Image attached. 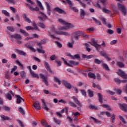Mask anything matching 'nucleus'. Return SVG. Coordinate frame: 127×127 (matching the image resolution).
<instances>
[{
  "label": "nucleus",
  "instance_id": "f257e3e1",
  "mask_svg": "<svg viewBox=\"0 0 127 127\" xmlns=\"http://www.w3.org/2000/svg\"><path fill=\"white\" fill-rule=\"evenodd\" d=\"M62 30L60 29V28L59 29V31H56L55 30V27L54 26H52L51 28H50V30L49 31L48 33V35L51 38H55V36L56 34H59V35H65V36H70V33L62 31Z\"/></svg>",
  "mask_w": 127,
  "mask_h": 127
},
{
  "label": "nucleus",
  "instance_id": "f03ea898",
  "mask_svg": "<svg viewBox=\"0 0 127 127\" xmlns=\"http://www.w3.org/2000/svg\"><path fill=\"white\" fill-rule=\"evenodd\" d=\"M62 60L64 62V64H65V65H67L69 67H72V66L73 65L76 66L79 64V63L75 62L74 61H69L68 63V62H67V61H66V60L64 59V58H62Z\"/></svg>",
  "mask_w": 127,
  "mask_h": 127
},
{
  "label": "nucleus",
  "instance_id": "7ed1b4c3",
  "mask_svg": "<svg viewBox=\"0 0 127 127\" xmlns=\"http://www.w3.org/2000/svg\"><path fill=\"white\" fill-rule=\"evenodd\" d=\"M117 6L118 7V9L122 12V14L124 15H126L127 14V9L126 8V6L124 4L120 3H117Z\"/></svg>",
  "mask_w": 127,
  "mask_h": 127
},
{
  "label": "nucleus",
  "instance_id": "20e7f679",
  "mask_svg": "<svg viewBox=\"0 0 127 127\" xmlns=\"http://www.w3.org/2000/svg\"><path fill=\"white\" fill-rule=\"evenodd\" d=\"M72 99H73L74 103H75V104L78 106L77 107L78 111H79V112H81V108H82V104H81V103H80V101L78 100V98H77V97L75 96H73L72 97Z\"/></svg>",
  "mask_w": 127,
  "mask_h": 127
},
{
  "label": "nucleus",
  "instance_id": "39448f33",
  "mask_svg": "<svg viewBox=\"0 0 127 127\" xmlns=\"http://www.w3.org/2000/svg\"><path fill=\"white\" fill-rule=\"evenodd\" d=\"M64 25V26L61 27L60 29L62 30H67V29H70V28H72V27H74V26H73L72 24L69 23L67 22H65Z\"/></svg>",
  "mask_w": 127,
  "mask_h": 127
},
{
  "label": "nucleus",
  "instance_id": "423d86ee",
  "mask_svg": "<svg viewBox=\"0 0 127 127\" xmlns=\"http://www.w3.org/2000/svg\"><path fill=\"white\" fill-rule=\"evenodd\" d=\"M91 41L93 42V43L91 42H89L91 45L93 46H95V48L99 51L101 49V45L98 44L96 42H95L94 39H92Z\"/></svg>",
  "mask_w": 127,
  "mask_h": 127
},
{
  "label": "nucleus",
  "instance_id": "0eeeda50",
  "mask_svg": "<svg viewBox=\"0 0 127 127\" xmlns=\"http://www.w3.org/2000/svg\"><path fill=\"white\" fill-rule=\"evenodd\" d=\"M83 34V32L76 31L71 35V37H74L75 39H79V37Z\"/></svg>",
  "mask_w": 127,
  "mask_h": 127
},
{
  "label": "nucleus",
  "instance_id": "6e6552de",
  "mask_svg": "<svg viewBox=\"0 0 127 127\" xmlns=\"http://www.w3.org/2000/svg\"><path fill=\"white\" fill-rule=\"evenodd\" d=\"M117 74L119 76H121V77L123 79H127V73H125V71H124L121 69H119L118 71L117 72Z\"/></svg>",
  "mask_w": 127,
  "mask_h": 127
},
{
  "label": "nucleus",
  "instance_id": "1a4fd4ad",
  "mask_svg": "<svg viewBox=\"0 0 127 127\" xmlns=\"http://www.w3.org/2000/svg\"><path fill=\"white\" fill-rule=\"evenodd\" d=\"M40 77L42 79L43 83L46 85V86H48V79L47 77L42 73H40L39 74Z\"/></svg>",
  "mask_w": 127,
  "mask_h": 127
},
{
  "label": "nucleus",
  "instance_id": "9d476101",
  "mask_svg": "<svg viewBox=\"0 0 127 127\" xmlns=\"http://www.w3.org/2000/svg\"><path fill=\"white\" fill-rule=\"evenodd\" d=\"M10 38L11 40H12L13 38H15V39H18V40H21L22 39V37L20 35L18 34H15L14 35H12L10 36Z\"/></svg>",
  "mask_w": 127,
  "mask_h": 127
},
{
  "label": "nucleus",
  "instance_id": "9b49d317",
  "mask_svg": "<svg viewBox=\"0 0 127 127\" xmlns=\"http://www.w3.org/2000/svg\"><path fill=\"white\" fill-rule=\"evenodd\" d=\"M28 68L29 69L30 74H31L32 77H34V78H37L38 79L39 78V76L38 75V74L35 73L34 71H33L32 69H31V67L30 66H29L28 67Z\"/></svg>",
  "mask_w": 127,
  "mask_h": 127
},
{
  "label": "nucleus",
  "instance_id": "f8f14e48",
  "mask_svg": "<svg viewBox=\"0 0 127 127\" xmlns=\"http://www.w3.org/2000/svg\"><path fill=\"white\" fill-rule=\"evenodd\" d=\"M121 110L123 112H127V105L125 104H122L121 103L118 104Z\"/></svg>",
  "mask_w": 127,
  "mask_h": 127
},
{
  "label": "nucleus",
  "instance_id": "ddd939ff",
  "mask_svg": "<svg viewBox=\"0 0 127 127\" xmlns=\"http://www.w3.org/2000/svg\"><path fill=\"white\" fill-rule=\"evenodd\" d=\"M15 97L17 98V104H20V103H24V99L20 97L19 95H16Z\"/></svg>",
  "mask_w": 127,
  "mask_h": 127
},
{
  "label": "nucleus",
  "instance_id": "4468645a",
  "mask_svg": "<svg viewBox=\"0 0 127 127\" xmlns=\"http://www.w3.org/2000/svg\"><path fill=\"white\" fill-rule=\"evenodd\" d=\"M39 15H40V16L39 17V18H40V20L42 19V20H44L45 19H46L47 18V16H46L42 12H39Z\"/></svg>",
  "mask_w": 127,
  "mask_h": 127
},
{
  "label": "nucleus",
  "instance_id": "2eb2a0df",
  "mask_svg": "<svg viewBox=\"0 0 127 127\" xmlns=\"http://www.w3.org/2000/svg\"><path fill=\"white\" fill-rule=\"evenodd\" d=\"M33 106L37 110V111H39L40 110V104L39 102L38 101L35 102L33 103Z\"/></svg>",
  "mask_w": 127,
  "mask_h": 127
},
{
  "label": "nucleus",
  "instance_id": "dca6fc26",
  "mask_svg": "<svg viewBox=\"0 0 127 127\" xmlns=\"http://www.w3.org/2000/svg\"><path fill=\"white\" fill-rule=\"evenodd\" d=\"M100 54L101 56H103V57H105L106 59H107L109 61H111V58H109L108 57V55H107V54H106V53H105L104 52H100Z\"/></svg>",
  "mask_w": 127,
  "mask_h": 127
},
{
  "label": "nucleus",
  "instance_id": "f3484780",
  "mask_svg": "<svg viewBox=\"0 0 127 127\" xmlns=\"http://www.w3.org/2000/svg\"><path fill=\"white\" fill-rule=\"evenodd\" d=\"M42 107H43V109L44 110H45L46 111H49V109L48 108V107H47V105H46V103H45V100L44 99H42Z\"/></svg>",
  "mask_w": 127,
  "mask_h": 127
},
{
  "label": "nucleus",
  "instance_id": "a211bd4d",
  "mask_svg": "<svg viewBox=\"0 0 127 127\" xmlns=\"http://www.w3.org/2000/svg\"><path fill=\"white\" fill-rule=\"evenodd\" d=\"M102 11H103V12H104V13H107L108 14H110V15H113L112 11H111L106 8H103L102 9Z\"/></svg>",
  "mask_w": 127,
  "mask_h": 127
},
{
  "label": "nucleus",
  "instance_id": "6ab92c4d",
  "mask_svg": "<svg viewBox=\"0 0 127 127\" xmlns=\"http://www.w3.org/2000/svg\"><path fill=\"white\" fill-rule=\"evenodd\" d=\"M54 10L55 11H57V12H59V13H65V11L59 7L55 8Z\"/></svg>",
  "mask_w": 127,
  "mask_h": 127
},
{
  "label": "nucleus",
  "instance_id": "aec40b11",
  "mask_svg": "<svg viewBox=\"0 0 127 127\" xmlns=\"http://www.w3.org/2000/svg\"><path fill=\"white\" fill-rule=\"evenodd\" d=\"M64 84L67 89H71L72 88L71 84L66 81H64Z\"/></svg>",
  "mask_w": 127,
  "mask_h": 127
},
{
  "label": "nucleus",
  "instance_id": "412c9836",
  "mask_svg": "<svg viewBox=\"0 0 127 127\" xmlns=\"http://www.w3.org/2000/svg\"><path fill=\"white\" fill-rule=\"evenodd\" d=\"M23 17L25 21H26V22H28V23H31V20H30V19L28 17H27L26 14H24L23 15Z\"/></svg>",
  "mask_w": 127,
  "mask_h": 127
},
{
  "label": "nucleus",
  "instance_id": "4be33fe9",
  "mask_svg": "<svg viewBox=\"0 0 127 127\" xmlns=\"http://www.w3.org/2000/svg\"><path fill=\"white\" fill-rule=\"evenodd\" d=\"M16 52L19 55H22L23 56H26V53L22 51H20L19 50H16Z\"/></svg>",
  "mask_w": 127,
  "mask_h": 127
},
{
  "label": "nucleus",
  "instance_id": "5701e85b",
  "mask_svg": "<svg viewBox=\"0 0 127 127\" xmlns=\"http://www.w3.org/2000/svg\"><path fill=\"white\" fill-rule=\"evenodd\" d=\"M45 4L47 7V10H51V4L50 2H46Z\"/></svg>",
  "mask_w": 127,
  "mask_h": 127
},
{
  "label": "nucleus",
  "instance_id": "b1692460",
  "mask_svg": "<svg viewBox=\"0 0 127 127\" xmlns=\"http://www.w3.org/2000/svg\"><path fill=\"white\" fill-rule=\"evenodd\" d=\"M46 43V42L45 41V40H43L41 41V42L38 43L37 46H39L40 48L42 49V44H45Z\"/></svg>",
  "mask_w": 127,
  "mask_h": 127
},
{
  "label": "nucleus",
  "instance_id": "393cba45",
  "mask_svg": "<svg viewBox=\"0 0 127 127\" xmlns=\"http://www.w3.org/2000/svg\"><path fill=\"white\" fill-rule=\"evenodd\" d=\"M25 46H26V47H28V48H29L30 50H31L33 52H36V50H35V49H34V48L32 47H30L29 45H28V44H26L25 45Z\"/></svg>",
  "mask_w": 127,
  "mask_h": 127
},
{
  "label": "nucleus",
  "instance_id": "a878e982",
  "mask_svg": "<svg viewBox=\"0 0 127 127\" xmlns=\"http://www.w3.org/2000/svg\"><path fill=\"white\" fill-rule=\"evenodd\" d=\"M20 32H21V33H22V34H23L24 36H28L29 35V34H28V33L26 32V31L22 29H20Z\"/></svg>",
  "mask_w": 127,
  "mask_h": 127
},
{
  "label": "nucleus",
  "instance_id": "bb28decb",
  "mask_svg": "<svg viewBox=\"0 0 127 127\" xmlns=\"http://www.w3.org/2000/svg\"><path fill=\"white\" fill-rule=\"evenodd\" d=\"M99 101L101 104H103V96L101 93H98Z\"/></svg>",
  "mask_w": 127,
  "mask_h": 127
},
{
  "label": "nucleus",
  "instance_id": "cd10ccee",
  "mask_svg": "<svg viewBox=\"0 0 127 127\" xmlns=\"http://www.w3.org/2000/svg\"><path fill=\"white\" fill-rule=\"evenodd\" d=\"M29 8L31 11H38L39 10V8L38 7H36L35 8H33L30 6H29Z\"/></svg>",
  "mask_w": 127,
  "mask_h": 127
},
{
  "label": "nucleus",
  "instance_id": "c85d7f7f",
  "mask_svg": "<svg viewBox=\"0 0 127 127\" xmlns=\"http://www.w3.org/2000/svg\"><path fill=\"white\" fill-rule=\"evenodd\" d=\"M1 12L2 13H3V14H4L5 16H7V17H9L10 16L9 13L7 12V11H6V10H2Z\"/></svg>",
  "mask_w": 127,
  "mask_h": 127
},
{
  "label": "nucleus",
  "instance_id": "c756f323",
  "mask_svg": "<svg viewBox=\"0 0 127 127\" xmlns=\"http://www.w3.org/2000/svg\"><path fill=\"white\" fill-rule=\"evenodd\" d=\"M80 15L81 17H82V18H84V16H85V11L84 10V9H80Z\"/></svg>",
  "mask_w": 127,
  "mask_h": 127
},
{
  "label": "nucleus",
  "instance_id": "7c9ffc66",
  "mask_svg": "<svg viewBox=\"0 0 127 127\" xmlns=\"http://www.w3.org/2000/svg\"><path fill=\"white\" fill-rule=\"evenodd\" d=\"M44 65L46 67V68H47L49 72H51V69H50V67L49 66V64L47 62H45L44 64Z\"/></svg>",
  "mask_w": 127,
  "mask_h": 127
},
{
  "label": "nucleus",
  "instance_id": "2f4dec72",
  "mask_svg": "<svg viewBox=\"0 0 127 127\" xmlns=\"http://www.w3.org/2000/svg\"><path fill=\"white\" fill-rule=\"evenodd\" d=\"M103 108H106L107 110V111H112V108L110 107V106L107 105V104H103L101 105Z\"/></svg>",
  "mask_w": 127,
  "mask_h": 127
},
{
  "label": "nucleus",
  "instance_id": "473e14b6",
  "mask_svg": "<svg viewBox=\"0 0 127 127\" xmlns=\"http://www.w3.org/2000/svg\"><path fill=\"white\" fill-rule=\"evenodd\" d=\"M6 29L8 31H10L11 32H13L15 30V29L13 27L11 26H7Z\"/></svg>",
  "mask_w": 127,
  "mask_h": 127
},
{
  "label": "nucleus",
  "instance_id": "72a5a7b5",
  "mask_svg": "<svg viewBox=\"0 0 127 127\" xmlns=\"http://www.w3.org/2000/svg\"><path fill=\"white\" fill-rule=\"evenodd\" d=\"M41 125H42V126H43L45 127H51V126L47 124V122H46V121H43L41 123Z\"/></svg>",
  "mask_w": 127,
  "mask_h": 127
},
{
  "label": "nucleus",
  "instance_id": "f704fd0d",
  "mask_svg": "<svg viewBox=\"0 0 127 127\" xmlns=\"http://www.w3.org/2000/svg\"><path fill=\"white\" fill-rule=\"evenodd\" d=\"M88 77L89 78H92V79H96V75L92 72H89L88 73Z\"/></svg>",
  "mask_w": 127,
  "mask_h": 127
},
{
  "label": "nucleus",
  "instance_id": "c9c22d12",
  "mask_svg": "<svg viewBox=\"0 0 127 127\" xmlns=\"http://www.w3.org/2000/svg\"><path fill=\"white\" fill-rule=\"evenodd\" d=\"M117 64L119 67L120 68H123V67H125V64H124V63H123L122 62H117Z\"/></svg>",
  "mask_w": 127,
  "mask_h": 127
},
{
  "label": "nucleus",
  "instance_id": "e433bc0d",
  "mask_svg": "<svg viewBox=\"0 0 127 127\" xmlns=\"http://www.w3.org/2000/svg\"><path fill=\"white\" fill-rule=\"evenodd\" d=\"M54 79L56 83H58V85H61V81H60V79H59V78L56 77H54Z\"/></svg>",
  "mask_w": 127,
  "mask_h": 127
},
{
  "label": "nucleus",
  "instance_id": "4c0bfd02",
  "mask_svg": "<svg viewBox=\"0 0 127 127\" xmlns=\"http://www.w3.org/2000/svg\"><path fill=\"white\" fill-rule=\"evenodd\" d=\"M36 2L38 6H39L40 8H41L42 10H43V9H44V8H43V6H42V4L41 3V2L39 0H37Z\"/></svg>",
  "mask_w": 127,
  "mask_h": 127
},
{
  "label": "nucleus",
  "instance_id": "58836bf2",
  "mask_svg": "<svg viewBox=\"0 0 127 127\" xmlns=\"http://www.w3.org/2000/svg\"><path fill=\"white\" fill-rule=\"evenodd\" d=\"M68 105L72 107V108H77V105L73 102H68Z\"/></svg>",
  "mask_w": 127,
  "mask_h": 127
},
{
  "label": "nucleus",
  "instance_id": "ea45409f",
  "mask_svg": "<svg viewBox=\"0 0 127 127\" xmlns=\"http://www.w3.org/2000/svg\"><path fill=\"white\" fill-rule=\"evenodd\" d=\"M92 18L94 21H95V23H96V24H98V25H101V24H102V23H101V21H100V20L96 19V18L95 17H93Z\"/></svg>",
  "mask_w": 127,
  "mask_h": 127
},
{
  "label": "nucleus",
  "instance_id": "a19ab883",
  "mask_svg": "<svg viewBox=\"0 0 127 127\" xmlns=\"http://www.w3.org/2000/svg\"><path fill=\"white\" fill-rule=\"evenodd\" d=\"M90 120H91V121H93V122H94V123H96V124H99L101 123L100 121L97 120V119H96V118L92 117L90 118Z\"/></svg>",
  "mask_w": 127,
  "mask_h": 127
},
{
  "label": "nucleus",
  "instance_id": "79ce46f5",
  "mask_svg": "<svg viewBox=\"0 0 127 127\" xmlns=\"http://www.w3.org/2000/svg\"><path fill=\"white\" fill-rule=\"evenodd\" d=\"M73 115H74V121L77 120V118H78V116H80V113L78 112H76L74 114V113H72Z\"/></svg>",
  "mask_w": 127,
  "mask_h": 127
},
{
  "label": "nucleus",
  "instance_id": "37998d69",
  "mask_svg": "<svg viewBox=\"0 0 127 127\" xmlns=\"http://www.w3.org/2000/svg\"><path fill=\"white\" fill-rule=\"evenodd\" d=\"M92 87L93 88H97V89H98V90H101V87H100V85H98L97 83H93Z\"/></svg>",
  "mask_w": 127,
  "mask_h": 127
},
{
  "label": "nucleus",
  "instance_id": "c03bdc74",
  "mask_svg": "<svg viewBox=\"0 0 127 127\" xmlns=\"http://www.w3.org/2000/svg\"><path fill=\"white\" fill-rule=\"evenodd\" d=\"M5 97L6 99H7V100H9V101L12 99V96H11V95H10L9 93H7Z\"/></svg>",
  "mask_w": 127,
  "mask_h": 127
},
{
  "label": "nucleus",
  "instance_id": "a18cd8bd",
  "mask_svg": "<svg viewBox=\"0 0 127 127\" xmlns=\"http://www.w3.org/2000/svg\"><path fill=\"white\" fill-rule=\"evenodd\" d=\"M89 108L91 110H98V107L93 105H90Z\"/></svg>",
  "mask_w": 127,
  "mask_h": 127
},
{
  "label": "nucleus",
  "instance_id": "49530a36",
  "mask_svg": "<svg viewBox=\"0 0 127 127\" xmlns=\"http://www.w3.org/2000/svg\"><path fill=\"white\" fill-rule=\"evenodd\" d=\"M102 66L105 69V70H107V71H110V68H109V66H108V64H102Z\"/></svg>",
  "mask_w": 127,
  "mask_h": 127
},
{
  "label": "nucleus",
  "instance_id": "de8ad7c7",
  "mask_svg": "<svg viewBox=\"0 0 127 127\" xmlns=\"http://www.w3.org/2000/svg\"><path fill=\"white\" fill-rule=\"evenodd\" d=\"M119 118L120 120H121V121L122 122V123H123V124H127V122L126 121V120H125V118H124L123 116L120 115L119 116Z\"/></svg>",
  "mask_w": 127,
  "mask_h": 127
},
{
  "label": "nucleus",
  "instance_id": "09e8293b",
  "mask_svg": "<svg viewBox=\"0 0 127 127\" xmlns=\"http://www.w3.org/2000/svg\"><path fill=\"white\" fill-rule=\"evenodd\" d=\"M111 121L113 124L115 123V122H116V116H115V114L112 115Z\"/></svg>",
  "mask_w": 127,
  "mask_h": 127
},
{
  "label": "nucleus",
  "instance_id": "8fccbe9b",
  "mask_svg": "<svg viewBox=\"0 0 127 127\" xmlns=\"http://www.w3.org/2000/svg\"><path fill=\"white\" fill-rule=\"evenodd\" d=\"M68 4L69 5V7L72 8L73 7V4H72V1L70 0H65Z\"/></svg>",
  "mask_w": 127,
  "mask_h": 127
},
{
  "label": "nucleus",
  "instance_id": "3c124183",
  "mask_svg": "<svg viewBox=\"0 0 127 127\" xmlns=\"http://www.w3.org/2000/svg\"><path fill=\"white\" fill-rule=\"evenodd\" d=\"M17 70V66L16 65H14L13 67L11 69V73H13Z\"/></svg>",
  "mask_w": 127,
  "mask_h": 127
},
{
  "label": "nucleus",
  "instance_id": "603ef678",
  "mask_svg": "<svg viewBox=\"0 0 127 127\" xmlns=\"http://www.w3.org/2000/svg\"><path fill=\"white\" fill-rule=\"evenodd\" d=\"M37 52H38V53H42L43 54H44V53H45V51L39 48L37 49Z\"/></svg>",
  "mask_w": 127,
  "mask_h": 127
},
{
  "label": "nucleus",
  "instance_id": "864d4df0",
  "mask_svg": "<svg viewBox=\"0 0 127 127\" xmlns=\"http://www.w3.org/2000/svg\"><path fill=\"white\" fill-rule=\"evenodd\" d=\"M88 94L89 97H93L94 96V93L91 90H88Z\"/></svg>",
  "mask_w": 127,
  "mask_h": 127
},
{
  "label": "nucleus",
  "instance_id": "5fc2aeb1",
  "mask_svg": "<svg viewBox=\"0 0 127 127\" xmlns=\"http://www.w3.org/2000/svg\"><path fill=\"white\" fill-rule=\"evenodd\" d=\"M32 26H33V29H35V30L39 31V29H38V27H37V26H36V24H35V23H34V22L33 23Z\"/></svg>",
  "mask_w": 127,
  "mask_h": 127
},
{
  "label": "nucleus",
  "instance_id": "6e6d98bb",
  "mask_svg": "<svg viewBox=\"0 0 127 127\" xmlns=\"http://www.w3.org/2000/svg\"><path fill=\"white\" fill-rule=\"evenodd\" d=\"M59 22L61 24H63V25H64V24L66 23V21L65 20L62 19H59Z\"/></svg>",
  "mask_w": 127,
  "mask_h": 127
},
{
  "label": "nucleus",
  "instance_id": "4d7b16f0",
  "mask_svg": "<svg viewBox=\"0 0 127 127\" xmlns=\"http://www.w3.org/2000/svg\"><path fill=\"white\" fill-rule=\"evenodd\" d=\"M3 110H4V111H5V112H9V111H10V108L8 107L4 106L3 107Z\"/></svg>",
  "mask_w": 127,
  "mask_h": 127
},
{
  "label": "nucleus",
  "instance_id": "13d9d810",
  "mask_svg": "<svg viewBox=\"0 0 127 127\" xmlns=\"http://www.w3.org/2000/svg\"><path fill=\"white\" fill-rule=\"evenodd\" d=\"M55 44H56L58 47H59L60 48H61V47H62V45L59 42L56 41L55 42Z\"/></svg>",
  "mask_w": 127,
  "mask_h": 127
},
{
  "label": "nucleus",
  "instance_id": "bf43d9fd",
  "mask_svg": "<svg viewBox=\"0 0 127 127\" xmlns=\"http://www.w3.org/2000/svg\"><path fill=\"white\" fill-rule=\"evenodd\" d=\"M38 25L40 27H41V28H46V26L42 23H39Z\"/></svg>",
  "mask_w": 127,
  "mask_h": 127
},
{
  "label": "nucleus",
  "instance_id": "052dcab7",
  "mask_svg": "<svg viewBox=\"0 0 127 127\" xmlns=\"http://www.w3.org/2000/svg\"><path fill=\"white\" fill-rule=\"evenodd\" d=\"M106 92H107V94H108V95H115V92H113V91H111L110 90H107L106 91Z\"/></svg>",
  "mask_w": 127,
  "mask_h": 127
},
{
  "label": "nucleus",
  "instance_id": "680f3d73",
  "mask_svg": "<svg viewBox=\"0 0 127 127\" xmlns=\"http://www.w3.org/2000/svg\"><path fill=\"white\" fill-rule=\"evenodd\" d=\"M19 112L22 115H24V110H23V109L22 108L20 107L18 108Z\"/></svg>",
  "mask_w": 127,
  "mask_h": 127
},
{
  "label": "nucleus",
  "instance_id": "e2e57ef3",
  "mask_svg": "<svg viewBox=\"0 0 127 127\" xmlns=\"http://www.w3.org/2000/svg\"><path fill=\"white\" fill-rule=\"evenodd\" d=\"M16 63L18 64L19 65V66H20L21 69H23V65L21 64V63H20V62H19V61H16Z\"/></svg>",
  "mask_w": 127,
  "mask_h": 127
},
{
  "label": "nucleus",
  "instance_id": "0e129e2a",
  "mask_svg": "<svg viewBox=\"0 0 127 127\" xmlns=\"http://www.w3.org/2000/svg\"><path fill=\"white\" fill-rule=\"evenodd\" d=\"M54 120L55 121V123L58 124V125H60V124H61V121L55 118H54Z\"/></svg>",
  "mask_w": 127,
  "mask_h": 127
},
{
  "label": "nucleus",
  "instance_id": "69168bd1",
  "mask_svg": "<svg viewBox=\"0 0 127 127\" xmlns=\"http://www.w3.org/2000/svg\"><path fill=\"white\" fill-rule=\"evenodd\" d=\"M0 118H1V119H3V120H9V118L7 117V116H5L4 115H0Z\"/></svg>",
  "mask_w": 127,
  "mask_h": 127
},
{
  "label": "nucleus",
  "instance_id": "338daca9",
  "mask_svg": "<svg viewBox=\"0 0 127 127\" xmlns=\"http://www.w3.org/2000/svg\"><path fill=\"white\" fill-rule=\"evenodd\" d=\"M39 36L37 34H33V36L31 37V39H33V38H38Z\"/></svg>",
  "mask_w": 127,
  "mask_h": 127
},
{
  "label": "nucleus",
  "instance_id": "774afa93",
  "mask_svg": "<svg viewBox=\"0 0 127 127\" xmlns=\"http://www.w3.org/2000/svg\"><path fill=\"white\" fill-rule=\"evenodd\" d=\"M55 63H56V64H57V67L61 66V62H60V61H56Z\"/></svg>",
  "mask_w": 127,
  "mask_h": 127
}]
</instances>
